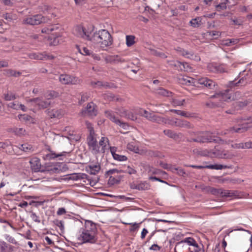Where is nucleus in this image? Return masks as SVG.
<instances>
[{"mask_svg":"<svg viewBox=\"0 0 252 252\" xmlns=\"http://www.w3.org/2000/svg\"><path fill=\"white\" fill-rule=\"evenodd\" d=\"M204 189L208 193L215 195H220L221 197H232L234 196L235 193L232 191L229 190H223L221 189H216L210 186L206 187Z\"/></svg>","mask_w":252,"mask_h":252,"instance_id":"nucleus-7","label":"nucleus"},{"mask_svg":"<svg viewBox=\"0 0 252 252\" xmlns=\"http://www.w3.org/2000/svg\"><path fill=\"white\" fill-rule=\"evenodd\" d=\"M252 148V141L243 143V149Z\"/></svg>","mask_w":252,"mask_h":252,"instance_id":"nucleus-64","label":"nucleus"},{"mask_svg":"<svg viewBox=\"0 0 252 252\" xmlns=\"http://www.w3.org/2000/svg\"><path fill=\"white\" fill-rule=\"evenodd\" d=\"M135 37L134 35H126V45L127 47H130L132 46L135 43Z\"/></svg>","mask_w":252,"mask_h":252,"instance_id":"nucleus-35","label":"nucleus"},{"mask_svg":"<svg viewBox=\"0 0 252 252\" xmlns=\"http://www.w3.org/2000/svg\"><path fill=\"white\" fill-rule=\"evenodd\" d=\"M31 168L32 171L36 172H38L41 168L40 159L37 158H32L30 161Z\"/></svg>","mask_w":252,"mask_h":252,"instance_id":"nucleus-20","label":"nucleus"},{"mask_svg":"<svg viewBox=\"0 0 252 252\" xmlns=\"http://www.w3.org/2000/svg\"><path fill=\"white\" fill-rule=\"evenodd\" d=\"M100 169V166L99 164H91L86 168L87 171L92 175L97 174Z\"/></svg>","mask_w":252,"mask_h":252,"instance_id":"nucleus-23","label":"nucleus"},{"mask_svg":"<svg viewBox=\"0 0 252 252\" xmlns=\"http://www.w3.org/2000/svg\"><path fill=\"white\" fill-rule=\"evenodd\" d=\"M31 218L35 222L37 223H39L40 222V220H39L38 216H37L35 213H32Z\"/></svg>","mask_w":252,"mask_h":252,"instance_id":"nucleus-61","label":"nucleus"},{"mask_svg":"<svg viewBox=\"0 0 252 252\" xmlns=\"http://www.w3.org/2000/svg\"><path fill=\"white\" fill-rule=\"evenodd\" d=\"M48 116L51 118H60L64 115V111L62 109H55L50 111H48Z\"/></svg>","mask_w":252,"mask_h":252,"instance_id":"nucleus-21","label":"nucleus"},{"mask_svg":"<svg viewBox=\"0 0 252 252\" xmlns=\"http://www.w3.org/2000/svg\"><path fill=\"white\" fill-rule=\"evenodd\" d=\"M170 111L173 112L175 113L176 114L186 117V118H190L192 117V114L183 111L178 110H174V109H171L170 110Z\"/></svg>","mask_w":252,"mask_h":252,"instance_id":"nucleus-36","label":"nucleus"},{"mask_svg":"<svg viewBox=\"0 0 252 252\" xmlns=\"http://www.w3.org/2000/svg\"><path fill=\"white\" fill-rule=\"evenodd\" d=\"M127 149L130 151L133 152L135 153H136L138 147L136 146V145L133 143L131 142L127 144L126 146Z\"/></svg>","mask_w":252,"mask_h":252,"instance_id":"nucleus-43","label":"nucleus"},{"mask_svg":"<svg viewBox=\"0 0 252 252\" xmlns=\"http://www.w3.org/2000/svg\"><path fill=\"white\" fill-rule=\"evenodd\" d=\"M156 93L160 95L163 96L170 97L172 96V92H169L162 88H159L156 90Z\"/></svg>","mask_w":252,"mask_h":252,"instance_id":"nucleus-31","label":"nucleus"},{"mask_svg":"<svg viewBox=\"0 0 252 252\" xmlns=\"http://www.w3.org/2000/svg\"><path fill=\"white\" fill-rule=\"evenodd\" d=\"M50 19L44 17L41 14H36L32 16H29L23 19V23L25 24L30 25H36L41 23H47Z\"/></svg>","mask_w":252,"mask_h":252,"instance_id":"nucleus-4","label":"nucleus"},{"mask_svg":"<svg viewBox=\"0 0 252 252\" xmlns=\"http://www.w3.org/2000/svg\"><path fill=\"white\" fill-rule=\"evenodd\" d=\"M122 173V170H119L118 169H110V170L107 171L106 172V174L108 175H111V174H115V173L118 174V173Z\"/></svg>","mask_w":252,"mask_h":252,"instance_id":"nucleus-63","label":"nucleus"},{"mask_svg":"<svg viewBox=\"0 0 252 252\" xmlns=\"http://www.w3.org/2000/svg\"><path fill=\"white\" fill-rule=\"evenodd\" d=\"M164 124H168L173 126H178L187 128H191L193 127L192 125L189 122L178 119L177 118H173L171 119L165 118V122H164Z\"/></svg>","mask_w":252,"mask_h":252,"instance_id":"nucleus-9","label":"nucleus"},{"mask_svg":"<svg viewBox=\"0 0 252 252\" xmlns=\"http://www.w3.org/2000/svg\"><path fill=\"white\" fill-rule=\"evenodd\" d=\"M208 67L212 72L218 73H223L225 72V69L223 65H214L212 64H209Z\"/></svg>","mask_w":252,"mask_h":252,"instance_id":"nucleus-29","label":"nucleus"},{"mask_svg":"<svg viewBox=\"0 0 252 252\" xmlns=\"http://www.w3.org/2000/svg\"><path fill=\"white\" fill-rule=\"evenodd\" d=\"M88 176L85 174H78L75 175L74 177H73V179L75 180H79V179H88Z\"/></svg>","mask_w":252,"mask_h":252,"instance_id":"nucleus-58","label":"nucleus"},{"mask_svg":"<svg viewBox=\"0 0 252 252\" xmlns=\"http://www.w3.org/2000/svg\"><path fill=\"white\" fill-rule=\"evenodd\" d=\"M59 96V93L54 91H50L45 96V97L48 100H49V99L56 98Z\"/></svg>","mask_w":252,"mask_h":252,"instance_id":"nucleus-44","label":"nucleus"},{"mask_svg":"<svg viewBox=\"0 0 252 252\" xmlns=\"http://www.w3.org/2000/svg\"><path fill=\"white\" fill-rule=\"evenodd\" d=\"M237 41L236 39H228L222 40L221 44L225 46H230L237 43Z\"/></svg>","mask_w":252,"mask_h":252,"instance_id":"nucleus-42","label":"nucleus"},{"mask_svg":"<svg viewBox=\"0 0 252 252\" xmlns=\"http://www.w3.org/2000/svg\"><path fill=\"white\" fill-rule=\"evenodd\" d=\"M73 33L78 37L90 40L91 36L89 35L90 32L87 31L86 29L81 25L77 26L75 27Z\"/></svg>","mask_w":252,"mask_h":252,"instance_id":"nucleus-15","label":"nucleus"},{"mask_svg":"<svg viewBox=\"0 0 252 252\" xmlns=\"http://www.w3.org/2000/svg\"><path fill=\"white\" fill-rule=\"evenodd\" d=\"M82 114L91 117L96 116L97 114L96 106L93 102L89 103L85 110H82Z\"/></svg>","mask_w":252,"mask_h":252,"instance_id":"nucleus-14","label":"nucleus"},{"mask_svg":"<svg viewBox=\"0 0 252 252\" xmlns=\"http://www.w3.org/2000/svg\"><path fill=\"white\" fill-rule=\"evenodd\" d=\"M231 147L234 149H243V142L239 143H233L231 145Z\"/></svg>","mask_w":252,"mask_h":252,"instance_id":"nucleus-60","label":"nucleus"},{"mask_svg":"<svg viewBox=\"0 0 252 252\" xmlns=\"http://www.w3.org/2000/svg\"><path fill=\"white\" fill-rule=\"evenodd\" d=\"M122 173H127L129 175L135 174L136 173V171L131 167L127 166L126 170H122Z\"/></svg>","mask_w":252,"mask_h":252,"instance_id":"nucleus-55","label":"nucleus"},{"mask_svg":"<svg viewBox=\"0 0 252 252\" xmlns=\"http://www.w3.org/2000/svg\"><path fill=\"white\" fill-rule=\"evenodd\" d=\"M196 85L197 84L203 85L204 86L210 89H214L216 85V83L213 81L207 78H201L196 80Z\"/></svg>","mask_w":252,"mask_h":252,"instance_id":"nucleus-17","label":"nucleus"},{"mask_svg":"<svg viewBox=\"0 0 252 252\" xmlns=\"http://www.w3.org/2000/svg\"><path fill=\"white\" fill-rule=\"evenodd\" d=\"M105 61L107 63H117L122 62L121 58L118 55L108 56L105 57Z\"/></svg>","mask_w":252,"mask_h":252,"instance_id":"nucleus-28","label":"nucleus"},{"mask_svg":"<svg viewBox=\"0 0 252 252\" xmlns=\"http://www.w3.org/2000/svg\"><path fill=\"white\" fill-rule=\"evenodd\" d=\"M139 113L142 116L153 122L157 123L159 124H164V122H165V118L155 115L145 110L140 109Z\"/></svg>","mask_w":252,"mask_h":252,"instance_id":"nucleus-8","label":"nucleus"},{"mask_svg":"<svg viewBox=\"0 0 252 252\" xmlns=\"http://www.w3.org/2000/svg\"><path fill=\"white\" fill-rule=\"evenodd\" d=\"M186 56L185 57L189 58L191 60H193L196 61H200V57L196 54H194L191 52H188L186 53Z\"/></svg>","mask_w":252,"mask_h":252,"instance_id":"nucleus-41","label":"nucleus"},{"mask_svg":"<svg viewBox=\"0 0 252 252\" xmlns=\"http://www.w3.org/2000/svg\"><path fill=\"white\" fill-rule=\"evenodd\" d=\"M171 65H173L177 68L178 70L185 71H190L191 67L187 63H181L178 61L173 62L171 63Z\"/></svg>","mask_w":252,"mask_h":252,"instance_id":"nucleus-19","label":"nucleus"},{"mask_svg":"<svg viewBox=\"0 0 252 252\" xmlns=\"http://www.w3.org/2000/svg\"><path fill=\"white\" fill-rule=\"evenodd\" d=\"M96 227L95 223L90 220H86L84 227L80 230L79 240L83 243H94L96 238Z\"/></svg>","mask_w":252,"mask_h":252,"instance_id":"nucleus-3","label":"nucleus"},{"mask_svg":"<svg viewBox=\"0 0 252 252\" xmlns=\"http://www.w3.org/2000/svg\"><path fill=\"white\" fill-rule=\"evenodd\" d=\"M151 54L154 55L157 57H159L161 58H167V56L165 55L164 53L162 52H160L157 50H151Z\"/></svg>","mask_w":252,"mask_h":252,"instance_id":"nucleus-52","label":"nucleus"},{"mask_svg":"<svg viewBox=\"0 0 252 252\" xmlns=\"http://www.w3.org/2000/svg\"><path fill=\"white\" fill-rule=\"evenodd\" d=\"M235 155L230 151L228 150H223L222 155V159H232Z\"/></svg>","mask_w":252,"mask_h":252,"instance_id":"nucleus-45","label":"nucleus"},{"mask_svg":"<svg viewBox=\"0 0 252 252\" xmlns=\"http://www.w3.org/2000/svg\"><path fill=\"white\" fill-rule=\"evenodd\" d=\"M205 106L209 108H215L221 106V102H219L217 99H211L209 97L208 100L205 103Z\"/></svg>","mask_w":252,"mask_h":252,"instance_id":"nucleus-22","label":"nucleus"},{"mask_svg":"<svg viewBox=\"0 0 252 252\" xmlns=\"http://www.w3.org/2000/svg\"><path fill=\"white\" fill-rule=\"evenodd\" d=\"M91 85L95 89H101L108 87V83L107 82H102L101 81H92Z\"/></svg>","mask_w":252,"mask_h":252,"instance_id":"nucleus-27","label":"nucleus"},{"mask_svg":"<svg viewBox=\"0 0 252 252\" xmlns=\"http://www.w3.org/2000/svg\"><path fill=\"white\" fill-rule=\"evenodd\" d=\"M113 158L115 160L119 161H125L127 159V158L126 156L124 155H120L117 154L116 155H113Z\"/></svg>","mask_w":252,"mask_h":252,"instance_id":"nucleus-50","label":"nucleus"},{"mask_svg":"<svg viewBox=\"0 0 252 252\" xmlns=\"http://www.w3.org/2000/svg\"><path fill=\"white\" fill-rule=\"evenodd\" d=\"M185 101V99L180 100V99L173 98L171 102L172 104L174 106H177L183 105Z\"/></svg>","mask_w":252,"mask_h":252,"instance_id":"nucleus-49","label":"nucleus"},{"mask_svg":"<svg viewBox=\"0 0 252 252\" xmlns=\"http://www.w3.org/2000/svg\"><path fill=\"white\" fill-rule=\"evenodd\" d=\"M87 143L89 149L94 154L99 153V146L97 143V135L94 133H89L87 137Z\"/></svg>","mask_w":252,"mask_h":252,"instance_id":"nucleus-5","label":"nucleus"},{"mask_svg":"<svg viewBox=\"0 0 252 252\" xmlns=\"http://www.w3.org/2000/svg\"><path fill=\"white\" fill-rule=\"evenodd\" d=\"M191 141L199 143H205L212 142L216 141V139L211 135V133L209 132H202L196 138L192 139Z\"/></svg>","mask_w":252,"mask_h":252,"instance_id":"nucleus-12","label":"nucleus"},{"mask_svg":"<svg viewBox=\"0 0 252 252\" xmlns=\"http://www.w3.org/2000/svg\"><path fill=\"white\" fill-rule=\"evenodd\" d=\"M90 41L97 45L102 51H107L113 44V38L106 30H100L91 37Z\"/></svg>","mask_w":252,"mask_h":252,"instance_id":"nucleus-2","label":"nucleus"},{"mask_svg":"<svg viewBox=\"0 0 252 252\" xmlns=\"http://www.w3.org/2000/svg\"><path fill=\"white\" fill-rule=\"evenodd\" d=\"M249 127L247 126V125L245 123H243L242 124H239L238 126H234L229 128L228 129L225 130L223 133V134H226L229 133H243L247 131Z\"/></svg>","mask_w":252,"mask_h":252,"instance_id":"nucleus-13","label":"nucleus"},{"mask_svg":"<svg viewBox=\"0 0 252 252\" xmlns=\"http://www.w3.org/2000/svg\"><path fill=\"white\" fill-rule=\"evenodd\" d=\"M172 170L173 172H174V170L177 171V173L180 176H184L186 175L185 171L180 168H174L172 169Z\"/></svg>","mask_w":252,"mask_h":252,"instance_id":"nucleus-59","label":"nucleus"},{"mask_svg":"<svg viewBox=\"0 0 252 252\" xmlns=\"http://www.w3.org/2000/svg\"><path fill=\"white\" fill-rule=\"evenodd\" d=\"M67 153L66 152H63L60 154H57L53 152H51L50 153L46 154L45 157H44L45 159H54L55 158L61 157V156H65Z\"/></svg>","mask_w":252,"mask_h":252,"instance_id":"nucleus-30","label":"nucleus"},{"mask_svg":"<svg viewBox=\"0 0 252 252\" xmlns=\"http://www.w3.org/2000/svg\"><path fill=\"white\" fill-rule=\"evenodd\" d=\"M189 24L193 28H197L201 25V20L200 17H197L190 20Z\"/></svg>","mask_w":252,"mask_h":252,"instance_id":"nucleus-40","label":"nucleus"},{"mask_svg":"<svg viewBox=\"0 0 252 252\" xmlns=\"http://www.w3.org/2000/svg\"><path fill=\"white\" fill-rule=\"evenodd\" d=\"M184 243H187L189 245L194 246L196 248L198 247V244L196 243V241L191 237L186 238L184 240L179 242L176 247L182 246Z\"/></svg>","mask_w":252,"mask_h":252,"instance_id":"nucleus-25","label":"nucleus"},{"mask_svg":"<svg viewBox=\"0 0 252 252\" xmlns=\"http://www.w3.org/2000/svg\"><path fill=\"white\" fill-rule=\"evenodd\" d=\"M19 104L17 101L10 102L7 104V107L16 110H19Z\"/></svg>","mask_w":252,"mask_h":252,"instance_id":"nucleus-53","label":"nucleus"},{"mask_svg":"<svg viewBox=\"0 0 252 252\" xmlns=\"http://www.w3.org/2000/svg\"><path fill=\"white\" fill-rule=\"evenodd\" d=\"M4 74L5 75L8 77L14 76L18 77L21 74L19 71H17L13 69H6L4 70Z\"/></svg>","mask_w":252,"mask_h":252,"instance_id":"nucleus-32","label":"nucleus"},{"mask_svg":"<svg viewBox=\"0 0 252 252\" xmlns=\"http://www.w3.org/2000/svg\"><path fill=\"white\" fill-rule=\"evenodd\" d=\"M137 189L139 190H147L149 189V184L145 182L137 184Z\"/></svg>","mask_w":252,"mask_h":252,"instance_id":"nucleus-46","label":"nucleus"},{"mask_svg":"<svg viewBox=\"0 0 252 252\" xmlns=\"http://www.w3.org/2000/svg\"><path fill=\"white\" fill-rule=\"evenodd\" d=\"M19 119L23 122H32L33 123V119L32 118L27 114H20L18 115Z\"/></svg>","mask_w":252,"mask_h":252,"instance_id":"nucleus-33","label":"nucleus"},{"mask_svg":"<svg viewBox=\"0 0 252 252\" xmlns=\"http://www.w3.org/2000/svg\"><path fill=\"white\" fill-rule=\"evenodd\" d=\"M207 35H208L210 37H214L215 38H217V37L220 36L221 32H220L219 31H213L208 32H207Z\"/></svg>","mask_w":252,"mask_h":252,"instance_id":"nucleus-51","label":"nucleus"},{"mask_svg":"<svg viewBox=\"0 0 252 252\" xmlns=\"http://www.w3.org/2000/svg\"><path fill=\"white\" fill-rule=\"evenodd\" d=\"M158 153L157 151H155L152 150L147 149L146 156L149 157H157Z\"/></svg>","mask_w":252,"mask_h":252,"instance_id":"nucleus-54","label":"nucleus"},{"mask_svg":"<svg viewBox=\"0 0 252 252\" xmlns=\"http://www.w3.org/2000/svg\"><path fill=\"white\" fill-rule=\"evenodd\" d=\"M105 116L113 123L121 127L126 129L128 127L127 123H125L117 118L115 115L117 113L121 117L125 118L127 120L135 121L137 119L136 115L134 110H126L124 108H120L117 109V111L114 112L111 110H106L104 112Z\"/></svg>","mask_w":252,"mask_h":252,"instance_id":"nucleus-1","label":"nucleus"},{"mask_svg":"<svg viewBox=\"0 0 252 252\" xmlns=\"http://www.w3.org/2000/svg\"><path fill=\"white\" fill-rule=\"evenodd\" d=\"M4 99L6 101H11L16 98V95L11 92H7L3 94Z\"/></svg>","mask_w":252,"mask_h":252,"instance_id":"nucleus-39","label":"nucleus"},{"mask_svg":"<svg viewBox=\"0 0 252 252\" xmlns=\"http://www.w3.org/2000/svg\"><path fill=\"white\" fill-rule=\"evenodd\" d=\"M222 1L221 3L218 4L216 6V9L218 11H220L221 10H224L226 8V3L228 2V0H221Z\"/></svg>","mask_w":252,"mask_h":252,"instance_id":"nucleus-48","label":"nucleus"},{"mask_svg":"<svg viewBox=\"0 0 252 252\" xmlns=\"http://www.w3.org/2000/svg\"><path fill=\"white\" fill-rule=\"evenodd\" d=\"M59 81L63 85L77 84L79 83V79L74 76L67 74H62L59 76Z\"/></svg>","mask_w":252,"mask_h":252,"instance_id":"nucleus-10","label":"nucleus"},{"mask_svg":"<svg viewBox=\"0 0 252 252\" xmlns=\"http://www.w3.org/2000/svg\"><path fill=\"white\" fill-rule=\"evenodd\" d=\"M19 149L27 153L31 152L33 151L32 146L28 143H25L21 145Z\"/></svg>","mask_w":252,"mask_h":252,"instance_id":"nucleus-37","label":"nucleus"},{"mask_svg":"<svg viewBox=\"0 0 252 252\" xmlns=\"http://www.w3.org/2000/svg\"><path fill=\"white\" fill-rule=\"evenodd\" d=\"M10 132L18 136H22L26 134V130L23 128L14 127L11 129Z\"/></svg>","mask_w":252,"mask_h":252,"instance_id":"nucleus-34","label":"nucleus"},{"mask_svg":"<svg viewBox=\"0 0 252 252\" xmlns=\"http://www.w3.org/2000/svg\"><path fill=\"white\" fill-rule=\"evenodd\" d=\"M58 27L54 25H51L48 26V27H45L43 28L41 30L42 33H47V34H50L53 31L57 30Z\"/></svg>","mask_w":252,"mask_h":252,"instance_id":"nucleus-38","label":"nucleus"},{"mask_svg":"<svg viewBox=\"0 0 252 252\" xmlns=\"http://www.w3.org/2000/svg\"><path fill=\"white\" fill-rule=\"evenodd\" d=\"M28 57L31 59L37 60H51L55 58L52 55L44 52L43 53H31L28 54Z\"/></svg>","mask_w":252,"mask_h":252,"instance_id":"nucleus-11","label":"nucleus"},{"mask_svg":"<svg viewBox=\"0 0 252 252\" xmlns=\"http://www.w3.org/2000/svg\"><path fill=\"white\" fill-rule=\"evenodd\" d=\"M99 152H102V153L105 152V147L107 145H109V140L108 138L106 137H101V139L99 141Z\"/></svg>","mask_w":252,"mask_h":252,"instance_id":"nucleus-26","label":"nucleus"},{"mask_svg":"<svg viewBox=\"0 0 252 252\" xmlns=\"http://www.w3.org/2000/svg\"><path fill=\"white\" fill-rule=\"evenodd\" d=\"M163 133L168 137L172 138H175L178 136L177 134L176 133H175L173 131L170 129L164 130Z\"/></svg>","mask_w":252,"mask_h":252,"instance_id":"nucleus-47","label":"nucleus"},{"mask_svg":"<svg viewBox=\"0 0 252 252\" xmlns=\"http://www.w3.org/2000/svg\"><path fill=\"white\" fill-rule=\"evenodd\" d=\"M188 166L191 167L193 168L197 169H203V168H209L212 169H216V170H221L223 169H226L229 168L227 165H221V164H214V165H210L206 166H201V165H190Z\"/></svg>","mask_w":252,"mask_h":252,"instance_id":"nucleus-18","label":"nucleus"},{"mask_svg":"<svg viewBox=\"0 0 252 252\" xmlns=\"http://www.w3.org/2000/svg\"><path fill=\"white\" fill-rule=\"evenodd\" d=\"M212 153L215 155V157L219 158H222L223 151L217 150L213 152Z\"/></svg>","mask_w":252,"mask_h":252,"instance_id":"nucleus-57","label":"nucleus"},{"mask_svg":"<svg viewBox=\"0 0 252 252\" xmlns=\"http://www.w3.org/2000/svg\"><path fill=\"white\" fill-rule=\"evenodd\" d=\"M86 125L87 128L88 129V130L89 131V133L94 132V127L92 126V125L90 122L86 121Z\"/></svg>","mask_w":252,"mask_h":252,"instance_id":"nucleus-62","label":"nucleus"},{"mask_svg":"<svg viewBox=\"0 0 252 252\" xmlns=\"http://www.w3.org/2000/svg\"><path fill=\"white\" fill-rule=\"evenodd\" d=\"M78 51L83 55L87 56L91 55L90 51L86 47H83L81 49H78Z\"/></svg>","mask_w":252,"mask_h":252,"instance_id":"nucleus-56","label":"nucleus"},{"mask_svg":"<svg viewBox=\"0 0 252 252\" xmlns=\"http://www.w3.org/2000/svg\"><path fill=\"white\" fill-rule=\"evenodd\" d=\"M28 102L32 103L33 105H37L39 108L42 109L48 107L51 103L49 100H48L47 99L46 100H43L42 97H36L30 99L28 101Z\"/></svg>","mask_w":252,"mask_h":252,"instance_id":"nucleus-16","label":"nucleus"},{"mask_svg":"<svg viewBox=\"0 0 252 252\" xmlns=\"http://www.w3.org/2000/svg\"><path fill=\"white\" fill-rule=\"evenodd\" d=\"M210 98L218 99L219 102H221V105L223 101H231L235 99L234 96L229 93V91L227 90L216 93L214 94L211 95Z\"/></svg>","mask_w":252,"mask_h":252,"instance_id":"nucleus-6","label":"nucleus"},{"mask_svg":"<svg viewBox=\"0 0 252 252\" xmlns=\"http://www.w3.org/2000/svg\"><path fill=\"white\" fill-rule=\"evenodd\" d=\"M181 83L185 85L196 86V80L188 76H183L180 78Z\"/></svg>","mask_w":252,"mask_h":252,"instance_id":"nucleus-24","label":"nucleus"}]
</instances>
